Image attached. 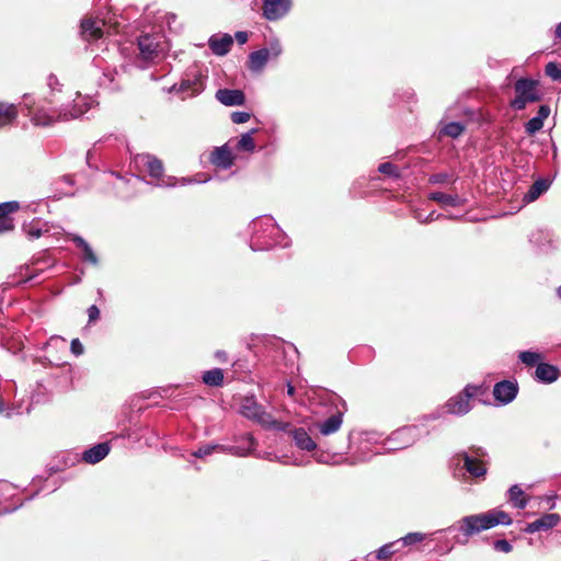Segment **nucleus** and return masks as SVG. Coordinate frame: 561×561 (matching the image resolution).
<instances>
[{"instance_id":"nucleus-1","label":"nucleus","mask_w":561,"mask_h":561,"mask_svg":"<svg viewBox=\"0 0 561 561\" xmlns=\"http://www.w3.org/2000/svg\"><path fill=\"white\" fill-rule=\"evenodd\" d=\"M47 84L50 89V98L36 99L32 94H24L21 103L31 121L37 126H49L56 122L78 118L96 104L92 96L80 93H76L73 104H70L65 100L61 85L54 75L48 76Z\"/></svg>"},{"instance_id":"nucleus-2","label":"nucleus","mask_w":561,"mask_h":561,"mask_svg":"<svg viewBox=\"0 0 561 561\" xmlns=\"http://www.w3.org/2000/svg\"><path fill=\"white\" fill-rule=\"evenodd\" d=\"M511 516L504 511L493 508L484 513L472 514L462 517L456 525L448 528V530L456 529L459 536L456 541L460 545H466L469 538L480 534L481 531L489 530L497 525L508 526L512 524Z\"/></svg>"},{"instance_id":"nucleus-3","label":"nucleus","mask_w":561,"mask_h":561,"mask_svg":"<svg viewBox=\"0 0 561 561\" xmlns=\"http://www.w3.org/2000/svg\"><path fill=\"white\" fill-rule=\"evenodd\" d=\"M250 248L253 251H265L273 247L287 248L290 240L277 226L272 216H261L250 224Z\"/></svg>"},{"instance_id":"nucleus-4","label":"nucleus","mask_w":561,"mask_h":561,"mask_svg":"<svg viewBox=\"0 0 561 561\" xmlns=\"http://www.w3.org/2000/svg\"><path fill=\"white\" fill-rule=\"evenodd\" d=\"M122 44V51L125 54L130 50L135 64L139 68H146L150 62H156L163 58L169 49L167 41H160V37H131Z\"/></svg>"},{"instance_id":"nucleus-5","label":"nucleus","mask_w":561,"mask_h":561,"mask_svg":"<svg viewBox=\"0 0 561 561\" xmlns=\"http://www.w3.org/2000/svg\"><path fill=\"white\" fill-rule=\"evenodd\" d=\"M240 413L244 417L256 422L266 430L287 432L290 427V423L275 420L272 414L268 413L265 408L257 402L254 396H247L242 399Z\"/></svg>"},{"instance_id":"nucleus-6","label":"nucleus","mask_w":561,"mask_h":561,"mask_svg":"<svg viewBox=\"0 0 561 561\" xmlns=\"http://www.w3.org/2000/svg\"><path fill=\"white\" fill-rule=\"evenodd\" d=\"M488 453L480 446H470L467 450L457 453L451 458V465L458 466L463 462L462 468L472 479H484L488 473Z\"/></svg>"},{"instance_id":"nucleus-7","label":"nucleus","mask_w":561,"mask_h":561,"mask_svg":"<svg viewBox=\"0 0 561 561\" xmlns=\"http://www.w3.org/2000/svg\"><path fill=\"white\" fill-rule=\"evenodd\" d=\"M537 87V80L529 78L518 79L514 84L515 98L511 101V106L516 111H522L528 103L538 102L541 96Z\"/></svg>"},{"instance_id":"nucleus-8","label":"nucleus","mask_w":561,"mask_h":561,"mask_svg":"<svg viewBox=\"0 0 561 561\" xmlns=\"http://www.w3.org/2000/svg\"><path fill=\"white\" fill-rule=\"evenodd\" d=\"M205 88V77L196 67L188 68L183 75L180 83H175L170 92L182 93L183 99L199 94Z\"/></svg>"},{"instance_id":"nucleus-9","label":"nucleus","mask_w":561,"mask_h":561,"mask_svg":"<svg viewBox=\"0 0 561 561\" xmlns=\"http://www.w3.org/2000/svg\"><path fill=\"white\" fill-rule=\"evenodd\" d=\"M282 53L280 42L274 38L249 55L248 67L252 72H261L268 61L277 59Z\"/></svg>"},{"instance_id":"nucleus-10","label":"nucleus","mask_w":561,"mask_h":561,"mask_svg":"<svg viewBox=\"0 0 561 561\" xmlns=\"http://www.w3.org/2000/svg\"><path fill=\"white\" fill-rule=\"evenodd\" d=\"M482 389V386L467 385L461 392L445 403L446 412L458 416L467 414L472 409L470 400L481 393Z\"/></svg>"},{"instance_id":"nucleus-11","label":"nucleus","mask_w":561,"mask_h":561,"mask_svg":"<svg viewBox=\"0 0 561 561\" xmlns=\"http://www.w3.org/2000/svg\"><path fill=\"white\" fill-rule=\"evenodd\" d=\"M421 437V431L416 425L403 426L394 431L382 445V450L394 451L413 445Z\"/></svg>"},{"instance_id":"nucleus-12","label":"nucleus","mask_w":561,"mask_h":561,"mask_svg":"<svg viewBox=\"0 0 561 561\" xmlns=\"http://www.w3.org/2000/svg\"><path fill=\"white\" fill-rule=\"evenodd\" d=\"M245 440L248 443L247 447L226 446V445H221V444H207V445L201 446L198 449L193 451L192 456L195 458H204L206 456L211 455L214 451H220V453L230 454V455L238 456V457H247L254 450V448L256 446V440L252 436H247Z\"/></svg>"},{"instance_id":"nucleus-13","label":"nucleus","mask_w":561,"mask_h":561,"mask_svg":"<svg viewBox=\"0 0 561 561\" xmlns=\"http://www.w3.org/2000/svg\"><path fill=\"white\" fill-rule=\"evenodd\" d=\"M181 31L180 23H178V16L173 13H159L154 18V25L151 33L145 31L141 35H165L169 33H178Z\"/></svg>"},{"instance_id":"nucleus-14","label":"nucleus","mask_w":561,"mask_h":561,"mask_svg":"<svg viewBox=\"0 0 561 561\" xmlns=\"http://www.w3.org/2000/svg\"><path fill=\"white\" fill-rule=\"evenodd\" d=\"M262 2L263 16L268 21L282 19L291 8V0H262Z\"/></svg>"},{"instance_id":"nucleus-15","label":"nucleus","mask_w":561,"mask_h":561,"mask_svg":"<svg viewBox=\"0 0 561 561\" xmlns=\"http://www.w3.org/2000/svg\"><path fill=\"white\" fill-rule=\"evenodd\" d=\"M105 26L106 21L104 19L87 15L80 22V35H111Z\"/></svg>"},{"instance_id":"nucleus-16","label":"nucleus","mask_w":561,"mask_h":561,"mask_svg":"<svg viewBox=\"0 0 561 561\" xmlns=\"http://www.w3.org/2000/svg\"><path fill=\"white\" fill-rule=\"evenodd\" d=\"M517 392V383L508 380L496 382L493 388V396L501 404H508L512 402L516 398Z\"/></svg>"},{"instance_id":"nucleus-17","label":"nucleus","mask_w":561,"mask_h":561,"mask_svg":"<svg viewBox=\"0 0 561 561\" xmlns=\"http://www.w3.org/2000/svg\"><path fill=\"white\" fill-rule=\"evenodd\" d=\"M135 162L138 167H142L150 176L159 179L163 174L162 161L149 153L137 154Z\"/></svg>"},{"instance_id":"nucleus-18","label":"nucleus","mask_w":561,"mask_h":561,"mask_svg":"<svg viewBox=\"0 0 561 561\" xmlns=\"http://www.w3.org/2000/svg\"><path fill=\"white\" fill-rule=\"evenodd\" d=\"M340 400L343 405V410H337V412L335 414L331 415L327 420L319 422L317 424V427H318L320 434H322L323 436H329L331 434L336 433L342 426L343 414H344V411L346 410V403L344 400H342V399H340Z\"/></svg>"},{"instance_id":"nucleus-19","label":"nucleus","mask_w":561,"mask_h":561,"mask_svg":"<svg viewBox=\"0 0 561 561\" xmlns=\"http://www.w3.org/2000/svg\"><path fill=\"white\" fill-rule=\"evenodd\" d=\"M561 517L557 513L545 514L540 518L527 524L526 527L524 528V531L527 534L547 531L556 527Z\"/></svg>"},{"instance_id":"nucleus-20","label":"nucleus","mask_w":561,"mask_h":561,"mask_svg":"<svg viewBox=\"0 0 561 561\" xmlns=\"http://www.w3.org/2000/svg\"><path fill=\"white\" fill-rule=\"evenodd\" d=\"M22 230L30 240L38 239L50 232V225L39 218H34L22 225Z\"/></svg>"},{"instance_id":"nucleus-21","label":"nucleus","mask_w":561,"mask_h":561,"mask_svg":"<svg viewBox=\"0 0 561 561\" xmlns=\"http://www.w3.org/2000/svg\"><path fill=\"white\" fill-rule=\"evenodd\" d=\"M216 99L226 106H238L245 102L244 93L241 90L219 89Z\"/></svg>"},{"instance_id":"nucleus-22","label":"nucleus","mask_w":561,"mask_h":561,"mask_svg":"<svg viewBox=\"0 0 561 561\" xmlns=\"http://www.w3.org/2000/svg\"><path fill=\"white\" fill-rule=\"evenodd\" d=\"M552 184V180L549 178L537 179L525 193L523 201L526 203H533L538 199L543 193H546Z\"/></svg>"},{"instance_id":"nucleus-23","label":"nucleus","mask_w":561,"mask_h":561,"mask_svg":"<svg viewBox=\"0 0 561 561\" xmlns=\"http://www.w3.org/2000/svg\"><path fill=\"white\" fill-rule=\"evenodd\" d=\"M110 450L111 447L108 443H101L87 449L82 454L81 459L87 463L94 465L103 460L108 455Z\"/></svg>"},{"instance_id":"nucleus-24","label":"nucleus","mask_w":561,"mask_h":561,"mask_svg":"<svg viewBox=\"0 0 561 561\" xmlns=\"http://www.w3.org/2000/svg\"><path fill=\"white\" fill-rule=\"evenodd\" d=\"M210 162L220 169H229L233 163V157L227 146L215 148L210 156Z\"/></svg>"},{"instance_id":"nucleus-25","label":"nucleus","mask_w":561,"mask_h":561,"mask_svg":"<svg viewBox=\"0 0 561 561\" xmlns=\"http://www.w3.org/2000/svg\"><path fill=\"white\" fill-rule=\"evenodd\" d=\"M290 436L293 437L295 445L301 450L312 451L317 448V443L302 427L290 431Z\"/></svg>"},{"instance_id":"nucleus-26","label":"nucleus","mask_w":561,"mask_h":561,"mask_svg":"<svg viewBox=\"0 0 561 561\" xmlns=\"http://www.w3.org/2000/svg\"><path fill=\"white\" fill-rule=\"evenodd\" d=\"M71 240L75 242V244L81 249L82 251V261L88 262L94 266L99 264V259L96 254L94 253L91 245L80 236L72 234Z\"/></svg>"},{"instance_id":"nucleus-27","label":"nucleus","mask_w":561,"mask_h":561,"mask_svg":"<svg viewBox=\"0 0 561 561\" xmlns=\"http://www.w3.org/2000/svg\"><path fill=\"white\" fill-rule=\"evenodd\" d=\"M536 378L545 383H551L556 381L559 377V370L557 367L546 364L539 363L536 367Z\"/></svg>"},{"instance_id":"nucleus-28","label":"nucleus","mask_w":561,"mask_h":561,"mask_svg":"<svg viewBox=\"0 0 561 561\" xmlns=\"http://www.w3.org/2000/svg\"><path fill=\"white\" fill-rule=\"evenodd\" d=\"M208 44L214 54L224 56L230 50L233 37H209Z\"/></svg>"},{"instance_id":"nucleus-29","label":"nucleus","mask_w":561,"mask_h":561,"mask_svg":"<svg viewBox=\"0 0 561 561\" xmlns=\"http://www.w3.org/2000/svg\"><path fill=\"white\" fill-rule=\"evenodd\" d=\"M428 198L442 204L443 206H453V207L461 206L465 202L457 194L451 195V194H446L443 192H433L428 195Z\"/></svg>"},{"instance_id":"nucleus-30","label":"nucleus","mask_w":561,"mask_h":561,"mask_svg":"<svg viewBox=\"0 0 561 561\" xmlns=\"http://www.w3.org/2000/svg\"><path fill=\"white\" fill-rule=\"evenodd\" d=\"M18 111L14 104L0 102V128L15 121Z\"/></svg>"},{"instance_id":"nucleus-31","label":"nucleus","mask_w":561,"mask_h":561,"mask_svg":"<svg viewBox=\"0 0 561 561\" xmlns=\"http://www.w3.org/2000/svg\"><path fill=\"white\" fill-rule=\"evenodd\" d=\"M508 500L519 510L525 508L528 504V500L518 484H514L508 489Z\"/></svg>"},{"instance_id":"nucleus-32","label":"nucleus","mask_w":561,"mask_h":561,"mask_svg":"<svg viewBox=\"0 0 561 561\" xmlns=\"http://www.w3.org/2000/svg\"><path fill=\"white\" fill-rule=\"evenodd\" d=\"M202 380L209 387H221L224 385V371L220 368H213L203 373Z\"/></svg>"},{"instance_id":"nucleus-33","label":"nucleus","mask_w":561,"mask_h":561,"mask_svg":"<svg viewBox=\"0 0 561 561\" xmlns=\"http://www.w3.org/2000/svg\"><path fill=\"white\" fill-rule=\"evenodd\" d=\"M256 131L257 129L253 128L250 131L242 134L236 145L237 150L244 152H253L255 150V142L252 136Z\"/></svg>"},{"instance_id":"nucleus-34","label":"nucleus","mask_w":561,"mask_h":561,"mask_svg":"<svg viewBox=\"0 0 561 561\" xmlns=\"http://www.w3.org/2000/svg\"><path fill=\"white\" fill-rule=\"evenodd\" d=\"M465 131V125L459 122H450L443 125L439 129L440 136H447L453 139L458 138Z\"/></svg>"},{"instance_id":"nucleus-35","label":"nucleus","mask_w":561,"mask_h":561,"mask_svg":"<svg viewBox=\"0 0 561 561\" xmlns=\"http://www.w3.org/2000/svg\"><path fill=\"white\" fill-rule=\"evenodd\" d=\"M402 548L403 547H401L399 539L394 540L392 542L381 546L376 551V558L379 560L388 559V558L392 557L393 554H396L397 552H399Z\"/></svg>"},{"instance_id":"nucleus-36","label":"nucleus","mask_w":561,"mask_h":561,"mask_svg":"<svg viewBox=\"0 0 561 561\" xmlns=\"http://www.w3.org/2000/svg\"><path fill=\"white\" fill-rule=\"evenodd\" d=\"M519 360L527 366H535L540 363L542 355L538 352L524 351L518 355Z\"/></svg>"},{"instance_id":"nucleus-37","label":"nucleus","mask_w":561,"mask_h":561,"mask_svg":"<svg viewBox=\"0 0 561 561\" xmlns=\"http://www.w3.org/2000/svg\"><path fill=\"white\" fill-rule=\"evenodd\" d=\"M21 205L16 201L0 203V218H10L9 216L16 213Z\"/></svg>"},{"instance_id":"nucleus-38","label":"nucleus","mask_w":561,"mask_h":561,"mask_svg":"<svg viewBox=\"0 0 561 561\" xmlns=\"http://www.w3.org/2000/svg\"><path fill=\"white\" fill-rule=\"evenodd\" d=\"M427 537L426 534L423 533H409L404 537L400 538L399 541L401 547L411 546L416 542L423 541Z\"/></svg>"},{"instance_id":"nucleus-39","label":"nucleus","mask_w":561,"mask_h":561,"mask_svg":"<svg viewBox=\"0 0 561 561\" xmlns=\"http://www.w3.org/2000/svg\"><path fill=\"white\" fill-rule=\"evenodd\" d=\"M546 75L553 81H561V65L557 62H548L545 68Z\"/></svg>"},{"instance_id":"nucleus-40","label":"nucleus","mask_w":561,"mask_h":561,"mask_svg":"<svg viewBox=\"0 0 561 561\" xmlns=\"http://www.w3.org/2000/svg\"><path fill=\"white\" fill-rule=\"evenodd\" d=\"M543 126V122L539 117H533L525 124V130L528 135H534Z\"/></svg>"},{"instance_id":"nucleus-41","label":"nucleus","mask_w":561,"mask_h":561,"mask_svg":"<svg viewBox=\"0 0 561 561\" xmlns=\"http://www.w3.org/2000/svg\"><path fill=\"white\" fill-rule=\"evenodd\" d=\"M378 171L392 178L399 176V169L391 162H383L378 167Z\"/></svg>"},{"instance_id":"nucleus-42","label":"nucleus","mask_w":561,"mask_h":561,"mask_svg":"<svg viewBox=\"0 0 561 561\" xmlns=\"http://www.w3.org/2000/svg\"><path fill=\"white\" fill-rule=\"evenodd\" d=\"M445 217L443 214L431 211L428 215L423 216L421 213L415 214V219L421 224H427Z\"/></svg>"},{"instance_id":"nucleus-43","label":"nucleus","mask_w":561,"mask_h":561,"mask_svg":"<svg viewBox=\"0 0 561 561\" xmlns=\"http://www.w3.org/2000/svg\"><path fill=\"white\" fill-rule=\"evenodd\" d=\"M493 547L496 551L508 553L512 551V545L505 539L495 540Z\"/></svg>"},{"instance_id":"nucleus-44","label":"nucleus","mask_w":561,"mask_h":561,"mask_svg":"<svg viewBox=\"0 0 561 561\" xmlns=\"http://www.w3.org/2000/svg\"><path fill=\"white\" fill-rule=\"evenodd\" d=\"M251 117V114L248 113V112H241V111H238V112H233L231 114V121L234 123V124H243V123H247Z\"/></svg>"},{"instance_id":"nucleus-45","label":"nucleus","mask_w":561,"mask_h":561,"mask_svg":"<svg viewBox=\"0 0 561 561\" xmlns=\"http://www.w3.org/2000/svg\"><path fill=\"white\" fill-rule=\"evenodd\" d=\"M14 229V222L12 218H0V234L10 232Z\"/></svg>"},{"instance_id":"nucleus-46","label":"nucleus","mask_w":561,"mask_h":561,"mask_svg":"<svg viewBox=\"0 0 561 561\" xmlns=\"http://www.w3.org/2000/svg\"><path fill=\"white\" fill-rule=\"evenodd\" d=\"M70 350H71L72 354H75L76 356H80L84 352V347H83L82 343L79 341V339H73L71 341Z\"/></svg>"},{"instance_id":"nucleus-47","label":"nucleus","mask_w":561,"mask_h":561,"mask_svg":"<svg viewBox=\"0 0 561 561\" xmlns=\"http://www.w3.org/2000/svg\"><path fill=\"white\" fill-rule=\"evenodd\" d=\"M449 179V175L447 173H436L432 174L428 179L430 183L432 184H443Z\"/></svg>"},{"instance_id":"nucleus-48","label":"nucleus","mask_w":561,"mask_h":561,"mask_svg":"<svg viewBox=\"0 0 561 561\" xmlns=\"http://www.w3.org/2000/svg\"><path fill=\"white\" fill-rule=\"evenodd\" d=\"M88 317L89 323L96 321L100 317V309L95 305L90 306L88 308Z\"/></svg>"},{"instance_id":"nucleus-49","label":"nucleus","mask_w":561,"mask_h":561,"mask_svg":"<svg viewBox=\"0 0 561 561\" xmlns=\"http://www.w3.org/2000/svg\"><path fill=\"white\" fill-rule=\"evenodd\" d=\"M550 107L549 105H540L539 110L537 112V115L535 117H539L541 122H545V119L550 115Z\"/></svg>"},{"instance_id":"nucleus-50","label":"nucleus","mask_w":561,"mask_h":561,"mask_svg":"<svg viewBox=\"0 0 561 561\" xmlns=\"http://www.w3.org/2000/svg\"><path fill=\"white\" fill-rule=\"evenodd\" d=\"M114 81V75L112 72L104 73L103 79L101 80V85H107L110 89L115 90L116 85L110 87Z\"/></svg>"},{"instance_id":"nucleus-51","label":"nucleus","mask_w":561,"mask_h":561,"mask_svg":"<svg viewBox=\"0 0 561 561\" xmlns=\"http://www.w3.org/2000/svg\"><path fill=\"white\" fill-rule=\"evenodd\" d=\"M79 456L76 454V455H67L66 459H65V466H72L75 465L77 461H79Z\"/></svg>"},{"instance_id":"nucleus-52","label":"nucleus","mask_w":561,"mask_h":561,"mask_svg":"<svg viewBox=\"0 0 561 561\" xmlns=\"http://www.w3.org/2000/svg\"><path fill=\"white\" fill-rule=\"evenodd\" d=\"M215 357H216V359H218L221 363H226L228 360L227 353L221 350L215 352Z\"/></svg>"},{"instance_id":"nucleus-53","label":"nucleus","mask_w":561,"mask_h":561,"mask_svg":"<svg viewBox=\"0 0 561 561\" xmlns=\"http://www.w3.org/2000/svg\"><path fill=\"white\" fill-rule=\"evenodd\" d=\"M247 436H252L253 437V435L251 433H247V434L242 435L240 438L236 439L237 444L234 446L247 447L248 446V443L245 440Z\"/></svg>"},{"instance_id":"nucleus-54","label":"nucleus","mask_w":561,"mask_h":561,"mask_svg":"<svg viewBox=\"0 0 561 561\" xmlns=\"http://www.w3.org/2000/svg\"><path fill=\"white\" fill-rule=\"evenodd\" d=\"M369 460V457H354L351 461L348 459H345V462H348L350 465H356L359 462H365Z\"/></svg>"},{"instance_id":"nucleus-55","label":"nucleus","mask_w":561,"mask_h":561,"mask_svg":"<svg viewBox=\"0 0 561 561\" xmlns=\"http://www.w3.org/2000/svg\"><path fill=\"white\" fill-rule=\"evenodd\" d=\"M365 435H366L367 442H374V443L378 442V437L375 433H366Z\"/></svg>"},{"instance_id":"nucleus-56","label":"nucleus","mask_w":561,"mask_h":561,"mask_svg":"<svg viewBox=\"0 0 561 561\" xmlns=\"http://www.w3.org/2000/svg\"><path fill=\"white\" fill-rule=\"evenodd\" d=\"M287 394L289 397H293L295 394V387L290 382L287 383Z\"/></svg>"},{"instance_id":"nucleus-57","label":"nucleus","mask_w":561,"mask_h":561,"mask_svg":"<svg viewBox=\"0 0 561 561\" xmlns=\"http://www.w3.org/2000/svg\"><path fill=\"white\" fill-rule=\"evenodd\" d=\"M314 458L319 463H328V460L323 455H316Z\"/></svg>"},{"instance_id":"nucleus-58","label":"nucleus","mask_w":561,"mask_h":561,"mask_svg":"<svg viewBox=\"0 0 561 561\" xmlns=\"http://www.w3.org/2000/svg\"><path fill=\"white\" fill-rule=\"evenodd\" d=\"M193 182H195V181H194V180H192V179L182 178V179L180 180V182H179V183H180L181 185H186V184H191V183H193Z\"/></svg>"},{"instance_id":"nucleus-59","label":"nucleus","mask_w":561,"mask_h":561,"mask_svg":"<svg viewBox=\"0 0 561 561\" xmlns=\"http://www.w3.org/2000/svg\"><path fill=\"white\" fill-rule=\"evenodd\" d=\"M240 45H244L248 42L249 37H236Z\"/></svg>"},{"instance_id":"nucleus-60","label":"nucleus","mask_w":561,"mask_h":561,"mask_svg":"<svg viewBox=\"0 0 561 561\" xmlns=\"http://www.w3.org/2000/svg\"><path fill=\"white\" fill-rule=\"evenodd\" d=\"M554 35H561V22L559 24H557L556 30H554Z\"/></svg>"},{"instance_id":"nucleus-61","label":"nucleus","mask_w":561,"mask_h":561,"mask_svg":"<svg viewBox=\"0 0 561 561\" xmlns=\"http://www.w3.org/2000/svg\"><path fill=\"white\" fill-rule=\"evenodd\" d=\"M5 411V404L3 400H0V413Z\"/></svg>"},{"instance_id":"nucleus-62","label":"nucleus","mask_w":561,"mask_h":561,"mask_svg":"<svg viewBox=\"0 0 561 561\" xmlns=\"http://www.w3.org/2000/svg\"><path fill=\"white\" fill-rule=\"evenodd\" d=\"M14 414H15V412L13 411V409H10V410H8V411L5 412V415H7L8 417L13 416Z\"/></svg>"},{"instance_id":"nucleus-63","label":"nucleus","mask_w":561,"mask_h":561,"mask_svg":"<svg viewBox=\"0 0 561 561\" xmlns=\"http://www.w3.org/2000/svg\"><path fill=\"white\" fill-rule=\"evenodd\" d=\"M233 35L241 36V35H248V34H247V32L238 31V32H236Z\"/></svg>"},{"instance_id":"nucleus-64","label":"nucleus","mask_w":561,"mask_h":561,"mask_svg":"<svg viewBox=\"0 0 561 561\" xmlns=\"http://www.w3.org/2000/svg\"><path fill=\"white\" fill-rule=\"evenodd\" d=\"M557 293H558V296L561 298V286L558 288Z\"/></svg>"}]
</instances>
